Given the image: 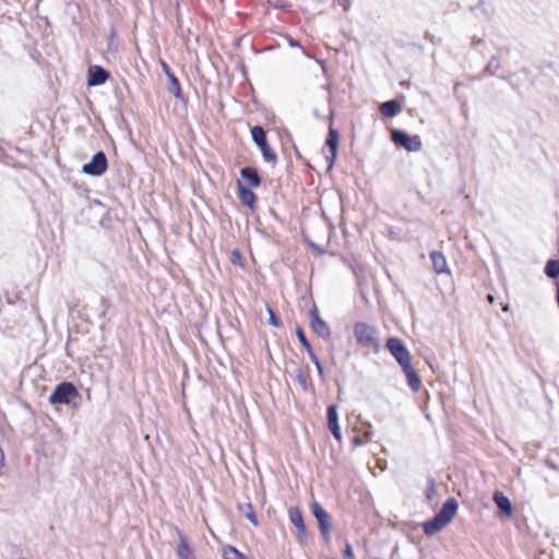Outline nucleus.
<instances>
[{
    "label": "nucleus",
    "instance_id": "34",
    "mask_svg": "<svg viewBox=\"0 0 559 559\" xmlns=\"http://www.w3.org/2000/svg\"><path fill=\"white\" fill-rule=\"evenodd\" d=\"M296 336L301 344V346L307 350L308 348H312L309 340L306 336L304 329L300 325H297L295 329Z\"/></svg>",
    "mask_w": 559,
    "mask_h": 559
},
{
    "label": "nucleus",
    "instance_id": "6",
    "mask_svg": "<svg viewBox=\"0 0 559 559\" xmlns=\"http://www.w3.org/2000/svg\"><path fill=\"white\" fill-rule=\"evenodd\" d=\"M386 349L396 360L399 366L407 364L412 360V355L405 343L397 336H390L385 344Z\"/></svg>",
    "mask_w": 559,
    "mask_h": 559
},
{
    "label": "nucleus",
    "instance_id": "5",
    "mask_svg": "<svg viewBox=\"0 0 559 559\" xmlns=\"http://www.w3.org/2000/svg\"><path fill=\"white\" fill-rule=\"evenodd\" d=\"M390 140L396 146L404 148L408 153L418 152L423 147L419 135H412L403 129L392 128L390 130Z\"/></svg>",
    "mask_w": 559,
    "mask_h": 559
},
{
    "label": "nucleus",
    "instance_id": "27",
    "mask_svg": "<svg viewBox=\"0 0 559 559\" xmlns=\"http://www.w3.org/2000/svg\"><path fill=\"white\" fill-rule=\"evenodd\" d=\"M500 69V61L497 56H492L489 62L485 66L481 73L478 75V79L481 80L486 75H496L497 71Z\"/></svg>",
    "mask_w": 559,
    "mask_h": 559
},
{
    "label": "nucleus",
    "instance_id": "51",
    "mask_svg": "<svg viewBox=\"0 0 559 559\" xmlns=\"http://www.w3.org/2000/svg\"><path fill=\"white\" fill-rule=\"evenodd\" d=\"M397 551H399V546H397V544H395V545L392 547L391 557H393Z\"/></svg>",
    "mask_w": 559,
    "mask_h": 559
},
{
    "label": "nucleus",
    "instance_id": "45",
    "mask_svg": "<svg viewBox=\"0 0 559 559\" xmlns=\"http://www.w3.org/2000/svg\"><path fill=\"white\" fill-rule=\"evenodd\" d=\"M288 45H289L290 47H301V46H300V43H299L297 39H294V38H292V37L288 39Z\"/></svg>",
    "mask_w": 559,
    "mask_h": 559
},
{
    "label": "nucleus",
    "instance_id": "20",
    "mask_svg": "<svg viewBox=\"0 0 559 559\" xmlns=\"http://www.w3.org/2000/svg\"><path fill=\"white\" fill-rule=\"evenodd\" d=\"M430 260L432 263V269L437 274H450L447 259L441 251L432 250L430 252Z\"/></svg>",
    "mask_w": 559,
    "mask_h": 559
},
{
    "label": "nucleus",
    "instance_id": "12",
    "mask_svg": "<svg viewBox=\"0 0 559 559\" xmlns=\"http://www.w3.org/2000/svg\"><path fill=\"white\" fill-rule=\"evenodd\" d=\"M110 78V72L102 66H91L87 70L86 83L88 86L104 85Z\"/></svg>",
    "mask_w": 559,
    "mask_h": 559
},
{
    "label": "nucleus",
    "instance_id": "37",
    "mask_svg": "<svg viewBox=\"0 0 559 559\" xmlns=\"http://www.w3.org/2000/svg\"><path fill=\"white\" fill-rule=\"evenodd\" d=\"M307 354H308V356H309L310 360H311V361L313 362V365L317 367L318 371H319L320 373H322V372H323V366H322V364H321V361H320L319 357L314 354L313 348H308V349H307Z\"/></svg>",
    "mask_w": 559,
    "mask_h": 559
},
{
    "label": "nucleus",
    "instance_id": "30",
    "mask_svg": "<svg viewBox=\"0 0 559 559\" xmlns=\"http://www.w3.org/2000/svg\"><path fill=\"white\" fill-rule=\"evenodd\" d=\"M222 555L224 559H248L243 552L231 545L224 546Z\"/></svg>",
    "mask_w": 559,
    "mask_h": 559
},
{
    "label": "nucleus",
    "instance_id": "49",
    "mask_svg": "<svg viewBox=\"0 0 559 559\" xmlns=\"http://www.w3.org/2000/svg\"><path fill=\"white\" fill-rule=\"evenodd\" d=\"M501 80L508 82L510 84V82H512V76L511 75H500L499 76Z\"/></svg>",
    "mask_w": 559,
    "mask_h": 559
},
{
    "label": "nucleus",
    "instance_id": "26",
    "mask_svg": "<svg viewBox=\"0 0 559 559\" xmlns=\"http://www.w3.org/2000/svg\"><path fill=\"white\" fill-rule=\"evenodd\" d=\"M544 273L550 280L559 278V259H549L545 264Z\"/></svg>",
    "mask_w": 559,
    "mask_h": 559
},
{
    "label": "nucleus",
    "instance_id": "41",
    "mask_svg": "<svg viewBox=\"0 0 559 559\" xmlns=\"http://www.w3.org/2000/svg\"><path fill=\"white\" fill-rule=\"evenodd\" d=\"M480 10L481 13L485 15L486 19H489L490 17V13L488 12V10L486 9L485 7V1L484 0H479L477 2V4L475 7H471V11H474V10Z\"/></svg>",
    "mask_w": 559,
    "mask_h": 559
},
{
    "label": "nucleus",
    "instance_id": "2",
    "mask_svg": "<svg viewBox=\"0 0 559 559\" xmlns=\"http://www.w3.org/2000/svg\"><path fill=\"white\" fill-rule=\"evenodd\" d=\"M353 332L358 345L366 353L378 354L381 350L380 331L376 326L359 321L354 324Z\"/></svg>",
    "mask_w": 559,
    "mask_h": 559
},
{
    "label": "nucleus",
    "instance_id": "52",
    "mask_svg": "<svg viewBox=\"0 0 559 559\" xmlns=\"http://www.w3.org/2000/svg\"><path fill=\"white\" fill-rule=\"evenodd\" d=\"M341 201H342V213L344 214V212H345V200H344L343 194H341Z\"/></svg>",
    "mask_w": 559,
    "mask_h": 559
},
{
    "label": "nucleus",
    "instance_id": "47",
    "mask_svg": "<svg viewBox=\"0 0 559 559\" xmlns=\"http://www.w3.org/2000/svg\"><path fill=\"white\" fill-rule=\"evenodd\" d=\"M338 3L343 7L345 11L349 9V0H338Z\"/></svg>",
    "mask_w": 559,
    "mask_h": 559
},
{
    "label": "nucleus",
    "instance_id": "29",
    "mask_svg": "<svg viewBox=\"0 0 559 559\" xmlns=\"http://www.w3.org/2000/svg\"><path fill=\"white\" fill-rule=\"evenodd\" d=\"M259 150L262 154L263 160L267 164L275 165L277 163V155L274 150L271 147L269 142L264 145L259 146Z\"/></svg>",
    "mask_w": 559,
    "mask_h": 559
},
{
    "label": "nucleus",
    "instance_id": "43",
    "mask_svg": "<svg viewBox=\"0 0 559 559\" xmlns=\"http://www.w3.org/2000/svg\"><path fill=\"white\" fill-rule=\"evenodd\" d=\"M425 38L431 41L433 45H441V38L436 37L435 35L430 34L429 32L425 33Z\"/></svg>",
    "mask_w": 559,
    "mask_h": 559
},
{
    "label": "nucleus",
    "instance_id": "22",
    "mask_svg": "<svg viewBox=\"0 0 559 559\" xmlns=\"http://www.w3.org/2000/svg\"><path fill=\"white\" fill-rule=\"evenodd\" d=\"M166 80L168 93L171 94L177 100H183V94L178 78L173 74L166 78Z\"/></svg>",
    "mask_w": 559,
    "mask_h": 559
},
{
    "label": "nucleus",
    "instance_id": "38",
    "mask_svg": "<svg viewBox=\"0 0 559 559\" xmlns=\"http://www.w3.org/2000/svg\"><path fill=\"white\" fill-rule=\"evenodd\" d=\"M337 540H341L344 544L342 548L343 559H349V542L346 539L345 536L341 535L337 536Z\"/></svg>",
    "mask_w": 559,
    "mask_h": 559
},
{
    "label": "nucleus",
    "instance_id": "33",
    "mask_svg": "<svg viewBox=\"0 0 559 559\" xmlns=\"http://www.w3.org/2000/svg\"><path fill=\"white\" fill-rule=\"evenodd\" d=\"M266 312L269 314L267 323L270 325H272L274 328L283 326V322H282L281 318L275 313V311L270 306L266 307Z\"/></svg>",
    "mask_w": 559,
    "mask_h": 559
},
{
    "label": "nucleus",
    "instance_id": "15",
    "mask_svg": "<svg viewBox=\"0 0 559 559\" xmlns=\"http://www.w3.org/2000/svg\"><path fill=\"white\" fill-rule=\"evenodd\" d=\"M240 181H242L246 188H258L262 182V178L259 170L253 166H245L240 168Z\"/></svg>",
    "mask_w": 559,
    "mask_h": 559
},
{
    "label": "nucleus",
    "instance_id": "36",
    "mask_svg": "<svg viewBox=\"0 0 559 559\" xmlns=\"http://www.w3.org/2000/svg\"><path fill=\"white\" fill-rule=\"evenodd\" d=\"M230 262L234 265H239V266L243 267V259H242V254H241L240 250L234 249L231 251V253H230Z\"/></svg>",
    "mask_w": 559,
    "mask_h": 559
},
{
    "label": "nucleus",
    "instance_id": "48",
    "mask_svg": "<svg viewBox=\"0 0 559 559\" xmlns=\"http://www.w3.org/2000/svg\"><path fill=\"white\" fill-rule=\"evenodd\" d=\"M341 228H342L344 238L346 239L347 238V228H346V224L344 222V217H342Z\"/></svg>",
    "mask_w": 559,
    "mask_h": 559
},
{
    "label": "nucleus",
    "instance_id": "44",
    "mask_svg": "<svg viewBox=\"0 0 559 559\" xmlns=\"http://www.w3.org/2000/svg\"><path fill=\"white\" fill-rule=\"evenodd\" d=\"M322 536V539L325 544L331 543V528H326V532L324 530H319Z\"/></svg>",
    "mask_w": 559,
    "mask_h": 559
},
{
    "label": "nucleus",
    "instance_id": "17",
    "mask_svg": "<svg viewBox=\"0 0 559 559\" xmlns=\"http://www.w3.org/2000/svg\"><path fill=\"white\" fill-rule=\"evenodd\" d=\"M237 197L243 206L250 210L255 209L258 201L257 194L252 191V188L243 187L240 180H237Z\"/></svg>",
    "mask_w": 559,
    "mask_h": 559
},
{
    "label": "nucleus",
    "instance_id": "39",
    "mask_svg": "<svg viewBox=\"0 0 559 559\" xmlns=\"http://www.w3.org/2000/svg\"><path fill=\"white\" fill-rule=\"evenodd\" d=\"M552 68H554V63L551 61H547V60H540L536 64V69L539 71L540 74H545V71L547 69H552Z\"/></svg>",
    "mask_w": 559,
    "mask_h": 559
},
{
    "label": "nucleus",
    "instance_id": "10",
    "mask_svg": "<svg viewBox=\"0 0 559 559\" xmlns=\"http://www.w3.org/2000/svg\"><path fill=\"white\" fill-rule=\"evenodd\" d=\"M175 534L178 537V544L176 546V554L179 559H197L194 555V549L190 545L189 539L178 526L173 527Z\"/></svg>",
    "mask_w": 559,
    "mask_h": 559
},
{
    "label": "nucleus",
    "instance_id": "18",
    "mask_svg": "<svg viewBox=\"0 0 559 559\" xmlns=\"http://www.w3.org/2000/svg\"><path fill=\"white\" fill-rule=\"evenodd\" d=\"M405 374L407 385L413 392H418L421 389V379L418 372L412 366V360L407 364L400 366Z\"/></svg>",
    "mask_w": 559,
    "mask_h": 559
},
{
    "label": "nucleus",
    "instance_id": "32",
    "mask_svg": "<svg viewBox=\"0 0 559 559\" xmlns=\"http://www.w3.org/2000/svg\"><path fill=\"white\" fill-rule=\"evenodd\" d=\"M437 495L436 479L430 475L427 477V487L425 489V497L431 501Z\"/></svg>",
    "mask_w": 559,
    "mask_h": 559
},
{
    "label": "nucleus",
    "instance_id": "14",
    "mask_svg": "<svg viewBox=\"0 0 559 559\" xmlns=\"http://www.w3.org/2000/svg\"><path fill=\"white\" fill-rule=\"evenodd\" d=\"M326 420H328V428L333 436V438L341 442L342 441V432H341V426L338 423V406L337 404H331L328 406L326 409Z\"/></svg>",
    "mask_w": 559,
    "mask_h": 559
},
{
    "label": "nucleus",
    "instance_id": "24",
    "mask_svg": "<svg viewBox=\"0 0 559 559\" xmlns=\"http://www.w3.org/2000/svg\"><path fill=\"white\" fill-rule=\"evenodd\" d=\"M295 377L304 392H307L310 389H313V384H312V381H311V378L309 374V367H307V373H305L301 368H297L295 370Z\"/></svg>",
    "mask_w": 559,
    "mask_h": 559
},
{
    "label": "nucleus",
    "instance_id": "1",
    "mask_svg": "<svg viewBox=\"0 0 559 559\" xmlns=\"http://www.w3.org/2000/svg\"><path fill=\"white\" fill-rule=\"evenodd\" d=\"M459 510V501L455 497H449L442 503L433 516L421 523V530L426 536H433L448 526Z\"/></svg>",
    "mask_w": 559,
    "mask_h": 559
},
{
    "label": "nucleus",
    "instance_id": "8",
    "mask_svg": "<svg viewBox=\"0 0 559 559\" xmlns=\"http://www.w3.org/2000/svg\"><path fill=\"white\" fill-rule=\"evenodd\" d=\"M108 169V158L104 151H97L88 163L82 166V173L92 177H100Z\"/></svg>",
    "mask_w": 559,
    "mask_h": 559
},
{
    "label": "nucleus",
    "instance_id": "31",
    "mask_svg": "<svg viewBox=\"0 0 559 559\" xmlns=\"http://www.w3.org/2000/svg\"><path fill=\"white\" fill-rule=\"evenodd\" d=\"M99 307H100L99 319H102V326H103L105 323L110 321V319L107 318V313H108L109 309L111 308V302L107 297L102 296L100 300H99Z\"/></svg>",
    "mask_w": 559,
    "mask_h": 559
},
{
    "label": "nucleus",
    "instance_id": "19",
    "mask_svg": "<svg viewBox=\"0 0 559 559\" xmlns=\"http://www.w3.org/2000/svg\"><path fill=\"white\" fill-rule=\"evenodd\" d=\"M402 106L396 99H389L380 104L379 112L383 121L394 118L402 111Z\"/></svg>",
    "mask_w": 559,
    "mask_h": 559
},
{
    "label": "nucleus",
    "instance_id": "23",
    "mask_svg": "<svg viewBox=\"0 0 559 559\" xmlns=\"http://www.w3.org/2000/svg\"><path fill=\"white\" fill-rule=\"evenodd\" d=\"M237 510L239 513L243 514L252 525L259 526L260 522L258 520V516L253 510V506L251 502L247 503H237Z\"/></svg>",
    "mask_w": 559,
    "mask_h": 559
},
{
    "label": "nucleus",
    "instance_id": "16",
    "mask_svg": "<svg viewBox=\"0 0 559 559\" xmlns=\"http://www.w3.org/2000/svg\"><path fill=\"white\" fill-rule=\"evenodd\" d=\"M310 510L312 516L318 522L319 530L326 532V528H332L331 516L320 502L313 500L310 504Z\"/></svg>",
    "mask_w": 559,
    "mask_h": 559
},
{
    "label": "nucleus",
    "instance_id": "40",
    "mask_svg": "<svg viewBox=\"0 0 559 559\" xmlns=\"http://www.w3.org/2000/svg\"><path fill=\"white\" fill-rule=\"evenodd\" d=\"M304 240L311 249L316 250L319 254H323L325 252L320 245L310 240L306 235H304Z\"/></svg>",
    "mask_w": 559,
    "mask_h": 559
},
{
    "label": "nucleus",
    "instance_id": "28",
    "mask_svg": "<svg viewBox=\"0 0 559 559\" xmlns=\"http://www.w3.org/2000/svg\"><path fill=\"white\" fill-rule=\"evenodd\" d=\"M117 38H118V33H117L115 25L112 24L109 27V34L107 37L106 46H107L108 52H111V53L118 52L119 45H118Z\"/></svg>",
    "mask_w": 559,
    "mask_h": 559
},
{
    "label": "nucleus",
    "instance_id": "35",
    "mask_svg": "<svg viewBox=\"0 0 559 559\" xmlns=\"http://www.w3.org/2000/svg\"><path fill=\"white\" fill-rule=\"evenodd\" d=\"M266 2L271 8L282 11H288L290 8L286 0H266Z\"/></svg>",
    "mask_w": 559,
    "mask_h": 559
},
{
    "label": "nucleus",
    "instance_id": "13",
    "mask_svg": "<svg viewBox=\"0 0 559 559\" xmlns=\"http://www.w3.org/2000/svg\"><path fill=\"white\" fill-rule=\"evenodd\" d=\"M492 501L503 518L510 519L513 515V504L503 491L499 489L495 490L492 492Z\"/></svg>",
    "mask_w": 559,
    "mask_h": 559
},
{
    "label": "nucleus",
    "instance_id": "46",
    "mask_svg": "<svg viewBox=\"0 0 559 559\" xmlns=\"http://www.w3.org/2000/svg\"><path fill=\"white\" fill-rule=\"evenodd\" d=\"M481 43H483V39H481V38H479V37L474 36V37L472 38V46H473V47H477V46H478L479 44H481Z\"/></svg>",
    "mask_w": 559,
    "mask_h": 559
},
{
    "label": "nucleus",
    "instance_id": "42",
    "mask_svg": "<svg viewBox=\"0 0 559 559\" xmlns=\"http://www.w3.org/2000/svg\"><path fill=\"white\" fill-rule=\"evenodd\" d=\"M160 67H162V70H163V72H164L166 78H168L169 75L175 74L173 72V70L170 69L169 64L166 61L160 60Z\"/></svg>",
    "mask_w": 559,
    "mask_h": 559
},
{
    "label": "nucleus",
    "instance_id": "21",
    "mask_svg": "<svg viewBox=\"0 0 559 559\" xmlns=\"http://www.w3.org/2000/svg\"><path fill=\"white\" fill-rule=\"evenodd\" d=\"M352 432H355V435L352 437V443L355 445H362L367 443L371 438V425L369 423L364 424L360 429L352 427Z\"/></svg>",
    "mask_w": 559,
    "mask_h": 559
},
{
    "label": "nucleus",
    "instance_id": "7",
    "mask_svg": "<svg viewBox=\"0 0 559 559\" xmlns=\"http://www.w3.org/2000/svg\"><path fill=\"white\" fill-rule=\"evenodd\" d=\"M338 142H340L338 130H336L332 126H330L329 132H328V135L325 139V145L322 150L328 169H331L334 166V163H335V159L337 156Z\"/></svg>",
    "mask_w": 559,
    "mask_h": 559
},
{
    "label": "nucleus",
    "instance_id": "50",
    "mask_svg": "<svg viewBox=\"0 0 559 559\" xmlns=\"http://www.w3.org/2000/svg\"><path fill=\"white\" fill-rule=\"evenodd\" d=\"M510 86H511L515 92L520 93V87H519V85H518V84H515L513 81H512V82H510Z\"/></svg>",
    "mask_w": 559,
    "mask_h": 559
},
{
    "label": "nucleus",
    "instance_id": "9",
    "mask_svg": "<svg viewBox=\"0 0 559 559\" xmlns=\"http://www.w3.org/2000/svg\"><path fill=\"white\" fill-rule=\"evenodd\" d=\"M309 319H310V328L319 337L326 341L331 338V328L330 325L321 318L319 313V309L316 304L309 310Z\"/></svg>",
    "mask_w": 559,
    "mask_h": 559
},
{
    "label": "nucleus",
    "instance_id": "25",
    "mask_svg": "<svg viewBox=\"0 0 559 559\" xmlns=\"http://www.w3.org/2000/svg\"><path fill=\"white\" fill-rule=\"evenodd\" d=\"M250 133H251V139H252L253 143L258 147L261 145H264L269 142L266 132H265L264 128L261 127L260 124H255V126L251 127Z\"/></svg>",
    "mask_w": 559,
    "mask_h": 559
},
{
    "label": "nucleus",
    "instance_id": "53",
    "mask_svg": "<svg viewBox=\"0 0 559 559\" xmlns=\"http://www.w3.org/2000/svg\"><path fill=\"white\" fill-rule=\"evenodd\" d=\"M261 235H262L263 237H265V238H267V237H269V234H267V233H265V231H263V230H261Z\"/></svg>",
    "mask_w": 559,
    "mask_h": 559
},
{
    "label": "nucleus",
    "instance_id": "3",
    "mask_svg": "<svg viewBox=\"0 0 559 559\" xmlns=\"http://www.w3.org/2000/svg\"><path fill=\"white\" fill-rule=\"evenodd\" d=\"M352 502L359 503V507L355 506L354 516L356 521H369L376 514L369 491L361 484L356 486L354 479H352Z\"/></svg>",
    "mask_w": 559,
    "mask_h": 559
},
{
    "label": "nucleus",
    "instance_id": "4",
    "mask_svg": "<svg viewBox=\"0 0 559 559\" xmlns=\"http://www.w3.org/2000/svg\"><path fill=\"white\" fill-rule=\"evenodd\" d=\"M80 396V392L74 383L62 381L58 383L48 397L51 405H70L73 400Z\"/></svg>",
    "mask_w": 559,
    "mask_h": 559
},
{
    "label": "nucleus",
    "instance_id": "11",
    "mask_svg": "<svg viewBox=\"0 0 559 559\" xmlns=\"http://www.w3.org/2000/svg\"><path fill=\"white\" fill-rule=\"evenodd\" d=\"M288 520L297 530L298 540L307 538L308 532L305 523L304 514L298 507H290L288 509Z\"/></svg>",
    "mask_w": 559,
    "mask_h": 559
}]
</instances>
